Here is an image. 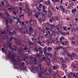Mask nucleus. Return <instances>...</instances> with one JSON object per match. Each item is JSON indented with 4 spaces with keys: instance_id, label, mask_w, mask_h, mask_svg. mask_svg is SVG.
Returning <instances> with one entry per match:
<instances>
[{
    "instance_id": "f257e3e1",
    "label": "nucleus",
    "mask_w": 78,
    "mask_h": 78,
    "mask_svg": "<svg viewBox=\"0 0 78 78\" xmlns=\"http://www.w3.org/2000/svg\"><path fill=\"white\" fill-rule=\"evenodd\" d=\"M5 20L6 27L7 30H3V31L0 30V41H1L2 40H4L5 37L6 38H9V36L7 34L8 31H9V30H8L9 26H8L9 24L8 23L9 21H8V20L7 19H5Z\"/></svg>"
},
{
    "instance_id": "f03ea898",
    "label": "nucleus",
    "mask_w": 78,
    "mask_h": 78,
    "mask_svg": "<svg viewBox=\"0 0 78 78\" xmlns=\"http://www.w3.org/2000/svg\"><path fill=\"white\" fill-rule=\"evenodd\" d=\"M4 50L6 55V59H9L10 58V60L11 61H12V62H13V63H14L15 64H16L17 61H16V59H15L14 58V54H12V56L13 57H11V53H9L8 54H7V53L6 52V51H7V50L6 49H4Z\"/></svg>"
},
{
    "instance_id": "7ed1b4c3",
    "label": "nucleus",
    "mask_w": 78,
    "mask_h": 78,
    "mask_svg": "<svg viewBox=\"0 0 78 78\" xmlns=\"http://www.w3.org/2000/svg\"><path fill=\"white\" fill-rule=\"evenodd\" d=\"M51 73V69H49L47 72L46 71H44L43 73H42L41 72L40 73L38 74L39 77H40V78H44V75H46V76L47 75H50V74Z\"/></svg>"
},
{
    "instance_id": "20e7f679",
    "label": "nucleus",
    "mask_w": 78,
    "mask_h": 78,
    "mask_svg": "<svg viewBox=\"0 0 78 78\" xmlns=\"http://www.w3.org/2000/svg\"><path fill=\"white\" fill-rule=\"evenodd\" d=\"M13 35H14V33H13V32H11L9 33V39L11 41H12L13 40V39H14V36H13Z\"/></svg>"
},
{
    "instance_id": "39448f33",
    "label": "nucleus",
    "mask_w": 78,
    "mask_h": 78,
    "mask_svg": "<svg viewBox=\"0 0 78 78\" xmlns=\"http://www.w3.org/2000/svg\"><path fill=\"white\" fill-rule=\"evenodd\" d=\"M42 12H45L46 14H47V10H45V5H42Z\"/></svg>"
},
{
    "instance_id": "423d86ee",
    "label": "nucleus",
    "mask_w": 78,
    "mask_h": 78,
    "mask_svg": "<svg viewBox=\"0 0 78 78\" xmlns=\"http://www.w3.org/2000/svg\"><path fill=\"white\" fill-rule=\"evenodd\" d=\"M47 60H45V62H46V63H47V65H48V66H50V59L48 58V57H47Z\"/></svg>"
},
{
    "instance_id": "0eeeda50",
    "label": "nucleus",
    "mask_w": 78,
    "mask_h": 78,
    "mask_svg": "<svg viewBox=\"0 0 78 78\" xmlns=\"http://www.w3.org/2000/svg\"><path fill=\"white\" fill-rule=\"evenodd\" d=\"M33 28L31 27V25L29 27V35L31 34V33L30 32H32L33 31Z\"/></svg>"
},
{
    "instance_id": "6e6552de",
    "label": "nucleus",
    "mask_w": 78,
    "mask_h": 78,
    "mask_svg": "<svg viewBox=\"0 0 78 78\" xmlns=\"http://www.w3.org/2000/svg\"><path fill=\"white\" fill-rule=\"evenodd\" d=\"M8 5L9 7V8H8V10H11L12 9H14V7L13 5H10L9 4H8Z\"/></svg>"
},
{
    "instance_id": "1a4fd4ad",
    "label": "nucleus",
    "mask_w": 78,
    "mask_h": 78,
    "mask_svg": "<svg viewBox=\"0 0 78 78\" xmlns=\"http://www.w3.org/2000/svg\"><path fill=\"white\" fill-rule=\"evenodd\" d=\"M61 60L62 62V63L63 64V63H65L66 62V61H67V59L65 58H62V57L61 58Z\"/></svg>"
},
{
    "instance_id": "9d476101",
    "label": "nucleus",
    "mask_w": 78,
    "mask_h": 78,
    "mask_svg": "<svg viewBox=\"0 0 78 78\" xmlns=\"http://www.w3.org/2000/svg\"><path fill=\"white\" fill-rule=\"evenodd\" d=\"M50 28H49V30L51 31H52V29L54 28V27H55V25L54 24H51V26H50Z\"/></svg>"
},
{
    "instance_id": "9b49d317",
    "label": "nucleus",
    "mask_w": 78,
    "mask_h": 78,
    "mask_svg": "<svg viewBox=\"0 0 78 78\" xmlns=\"http://www.w3.org/2000/svg\"><path fill=\"white\" fill-rule=\"evenodd\" d=\"M48 42V44H52V43H53V40L52 39H50V38H49Z\"/></svg>"
},
{
    "instance_id": "f8f14e48",
    "label": "nucleus",
    "mask_w": 78,
    "mask_h": 78,
    "mask_svg": "<svg viewBox=\"0 0 78 78\" xmlns=\"http://www.w3.org/2000/svg\"><path fill=\"white\" fill-rule=\"evenodd\" d=\"M47 32H48V31H47L45 34H44V36L46 39H47V38H48V34Z\"/></svg>"
},
{
    "instance_id": "ddd939ff",
    "label": "nucleus",
    "mask_w": 78,
    "mask_h": 78,
    "mask_svg": "<svg viewBox=\"0 0 78 78\" xmlns=\"http://www.w3.org/2000/svg\"><path fill=\"white\" fill-rule=\"evenodd\" d=\"M46 48H47V50L49 51H51L52 50H53V48L52 47H48V48H47V46L45 47Z\"/></svg>"
},
{
    "instance_id": "4468645a",
    "label": "nucleus",
    "mask_w": 78,
    "mask_h": 78,
    "mask_svg": "<svg viewBox=\"0 0 78 78\" xmlns=\"http://www.w3.org/2000/svg\"><path fill=\"white\" fill-rule=\"evenodd\" d=\"M76 29L74 27L72 28L71 29V31L72 32V33H73H73H74L73 31H74V32H76Z\"/></svg>"
},
{
    "instance_id": "2eb2a0df",
    "label": "nucleus",
    "mask_w": 78,
    "mask_h": 78,
    "mask_svg": "<svg viewBox=\"0 0 78 78\" xmlns=\"http://www.w3.org/2000/svg\"><path fill=\"white\" fill-rule=\"evenodd\" d=\"M54 18H55V19L56 20H57V21H59V20H60V18L59 17V16H54Z\"/></svg>"
},
{
    "instance_id": "dca6fc26",
    "label": "nucleus",
    "mask_w": 78,
    "mask_h": 78,
    "mask_svg": "<svg viewBox=\"0 0 78 78\" xmlns=\"http://www.w3.org/2000/svg\"><path fill=\"white\" fill-rule=\"evenodd\" d=\"M67 55L68 56H69L70 58H71V59H73L72 54H70L69 53H67Z\"/></svg>"
},
{
    "instance_id": "f3484780",
    "label": "nucleus",
    "mask_w": 78,
    "mask_h": 78,
    "mask_svg": "<svg viewBox=\"0 0 78 78\" xmlns=\"http://www.w3.org/2000/svg\"><path fill=\"white\" fill-rule=\"evenodd\" d=\"M53 34H51L49 35V38L50 39H53Z\"/></svg>"
},
{
    "instance_id": "a211bd4d",
    "label": "nucleus",
    "mask_w": 78,
    "mask_h": 78,
    "mask_svg": "<svg viewBox=\"0 0 78 78\" xmlns=\"http://www.w3.org/2000/svg\"><path fill=\"white\" fill-rule=\"evenodd\" d=\"M76 9H72L71 12H72L73 14H74V13L76 12Z\"/></svg>"
},
{
    "instance_id": "6ab92c4d",
    "label": "nucleus",
    "mask_w": 78,
    "mask_h": 78,
    "mask_svg": "<svg viewBox=\"0 0 78 78\" xmlns=\"http://www.w3.org/2000/svg\"><path fill=\"white\" fill-rule=\"evenodd\" d=\"M62 39L63 40H64V37L63 36H62L60 38V40L61 42L62 41Z\"/></svg>"
},
{
    "instance_id": "aec40b11",
    "label": "nucleus",
    "mask_w": 78,
    "mask_h": 78,
    "mask_svg": "<svg viewBox=\"0 0 78 78\" xmlns=\"http://www.w3.org/2000/svg\"><path fill=\"white\" fill-rule=\"evenodd\" d=\"M47 55H48V57H50V58H51V56H52V54L51 53L48 52Z\"/></svg>"
},
{
    "instance_id": "412c9836",
    "label": "nucleus",
    "mask_w": 78,
    "mask_h": 78,
    "mask_svg": "<svg viewBox=\"0 0 78 78\" xmlns=\"http://www.w3.org/2000/svg\"><path fill=\"white\" fill-rule=\"evenodd\" d=\"M74 5V2H73L72 3L70 4V6L71 8V9H72Z\"/></svg>"
},
{
    "instance_id": "4be33fe9",
    "label": "nucleus",
    "mask_w": 78,
    "mask_h": 78,
    "mask_svg": "<svg viewBox=\"0 0 78 78\" xmlns=\"http://www.w3.org/2000/svg\"><path fill=\"white\" fill-rule=\"evenodd\" d=\"M56 30L58 31H59V25H56Z\"/></svg>"
},
{
    "instance_id": "5701e85b",
    "label": "nucleus",
    "mask_w": 78,
    "mask_h": 78,
    "mask_svg": "<svg viewBox=\"0 0 78 78\" xmlns=\"http://www.w3.org/2000/svg\"><path fill=\"white\" fill-rule=\"evenodd\" d=\"M46 48H46L45 47L44 49V53L45 54H46V55H47L48 52H47V51L46 50Z\"/></svg>"
},
{
    "instance_id": "b1692460",
    "label": "nucleus",
    "mask_w": 78,
    "mask_h": 78,
    "mask_svg": "<svg viewBox=\"0 0 78 78\" xmlns=\"http://www.w3.org/2000/svg\"><path fill=\"white\" fill-rule=\"evenodd\" d=\"M18 51L19 53H20V55H21V53H22V50L21 49H18Z\"/></svg>"
},
{
    "instance_id": "393cba45",
    "label": "nucleus",
    "mask_w": 78,
    "mask_h": 78,
    "mask_svg": "<svg viewBox=\"0 0 78 78\" xmlns=\"http://www.w3.org/2000/svg\"><path fill=\"white\" fill-rule=\"evenodd\" d=\"M63 28L64 30H65V31H67V27L65 26H63Z\"/></svg>"
},
{
    "instance_id": "a878e982",
    "label": "nucleus",
    "mask_w": 78,
    "mask_h": 78,
    "mask_svg": "<svg viewBox=\"0 0 78 78\" xmlns=\"http://www.w3.org/2000/svg\"><path fill=\"white\" fill-rule=\"evenodd\" d=\"M9 22L11 23H13V21L12 20V19H10L9 20Z\"/></svg>"
},
{
    "instance_id": "bb28decb",
    "label": "nucleus",
    "mask_w": 78,
    "mask_h": 78,
    "mask_svg": "<svg viewBox=\"0 0 78 78\" xmlns=\"http://www.w3.org/2000/svg\"><path fill=\"white\" fill-rule=\"evenodd\" d=\"M48 5L50 6H51V2H50V0H48L47 2Z\"/></svg>"
},
{
    "instance_id": "cd10ccee",
    "label": "nucleus",
    "mask_w": 78,
    "mask_h": 78,
    "mask_svg": "<svg viewBox=\"0 0 78 78\" xmlns=\"http://www.w3.org/2000/svg\"><path fill=\"white\" fill-rule=\"evenodd\" d=\"M72 58H75V57L76 56V55H75V54L74 53H72Z\"/></svg>"
},
{
    "instance_id": "c85d7f7f",
    "label": "nucleus",
    "mask_w": 78,
    "mask_h": 78,
    "mask_svg": "<svg viewBox=\"0 0 78 78\" xmlns=\"http://www.w3.org/2000/svg\"><path fill=\"white\" fill-rule=\"evenodd\" d=\"M26 8L27 9V11H29V8H28V5H26Z\"/></svg>"
},
{
    "instance_id": "c756f323",
    "label": "nucleus",
    "mask_w": 78,
    "mask_h": 78,
    "mask_svg": "<svg viewBox=\"0 0 78 78\" xmlns=\"http://www.w3.org/2000/svg\"><path fill=\"white\" fill-rule=\"evenodd\" d=\"M53 69H54V70H56V69H57L58 68H57V67L56 66H53Z\"/></svg>"
},
{
    "instance_id": "7c9ffc66",
    "label": "nucleus",
    "mask_w": 78,
    "mask_h": 78,
    "mask_svg": "<svg viewBox=\"0 0 78 78\" xmlns=\"http://www.w3.org/2000/svg\"><path fill=\"white\" fill-rule=\"evenodd\" d=\"M72 67H74V68H76V67L75 66V64L74 63L72 64Z\"/></svg>"
},
{
    "instance_id": "2f4dec72",
    "label": "nucleus",
    "mask_w": 78,
    "mask_h": 78,
    "mask_svg": "<svg viewBox=\"0 0 78 78\" xmlns=\"http://www.w3.org/2000/svg\"><path fill=\"white\" fill-rule=\"evenodd\" d=\"M34 51L35 52H38V51H39V50H38V48H35L34 50Z\"/></svg>"
},
{
    "instance_id": "473e14b6",
    "label": "nucleus",
    "mask_w": 78,
    "mask_h": 78,
    "mask_svg": "<svg viewBox=\"0 0 78 78\" xmlns=\"http://www.w3.org/2000/svg\"><path fill=\"white\" fill-rule=\"evenodd\" d=\"M47 25L49 26V27H50V26H51V24L49 22L47 23Z\"/></svg>"
},
{
    "instance_id": "72a5a7b5",
    "label": "nucleus",
    "mask_w": 78,
    "mask_h": 78,
    "mask_svg": "<svg viewBox=\"0 0 78 78\" xmlns=\"http://www.w3.org/2000/svg\"><path fill=\"white\" fill-rule=\"evenodd\" d=\"M45 29H46V30H47V31H48V30H50V28H49V27H45Z\"/></svg>"
},
{
    "instance_id": "f704fd0d",
    "label": "nucleus",
    "mask_w": 78,
    "mask_h": 78,
    "mask_svg": "<svg viewBox=\"0 0 78 78\" xmlns=\"http://www.w3.org/2000/svg\"><path fill=\"white\" fill-rule=\"evenodd\" d=\"M39 53L41 55H42L43 54V51H42V50L39 51Z\"/></svg>"
},
{
    "instance_id": "c9c22d12",
    "label": "nucleus",
    "mask_w": 78,
    "mask_h": 78,
    "mask_svg": "<svg viewBox=\"0 0 78 78\" xmlns=\"http://www.w3.org/2000/svg\"><path fill=\"white\" fill-rule=\"evenodd\" d=\"M45 57H42V59H41V61H44L45 60Z\"/></svg>"
},
{
    "instance_id": "e433bc0d",
    "label": "nucleus",
    "mask_w": 78,
    "mask_h": 78,
    "mask_svg": "<svg viewBox=\"0 0 78 78\" xmlns=\"http://www.w3.org/2000/svg\"><path fill=\"white\" fill-rule=\"evenodd\" d=\"M61 42V44H62V45H63V46H65V45H66V44H65V43H64V42Z\"/></svg>"
},
{
    "instance_id": "4c0bfd02",
    "label": "nucleus",
    "mask_w": 78,
    "mask_h": 78,
    "mask_svg": "<svg viewBox=\"0 0 78 78\" xmlns=\"http://www.w3.org/2000/svg\"><path fill=\"white\" fill-rule=\"evenodd\" d=\"M63 12H66V10L64 8L62 9Z\"/></svg>"
},
{
    "instance_id": "58836bf2",
    "label": "nucleus",
    "mask_w": 78,
    "mask_h": 78,
    "mask_svg": "<svg viewBox=\"0 0 78 78\" xmlns=\"http://www.w3.org/2000/svg\"><path fill=\"white\" fill-rule=\"evenodd\" d=\"M34 16L35 17H36V18H38L39 17V16H38V15L37 14H35L34 15Z\"/></svg>"
},
{
    "instance_id": "ea45409f",
    "label": "nucleus",
    "mask_w": 78,
    "mask_h": 78,
    "mask_svg": "<svg viewBox=\"0 0 78 78\" xmlns=\"http://www.w3.org/2000/svg\"><path fill=\"white\" fill-rule=\"evenodd\" d=\"M37 32L34 31V34L35 36H37Z\"/></svg>"
},
{
    "instance_id": "a19ab883",
    "label": "nucleus",
    "mask_w": 78,
    "mask_h": 78,
    "mask_svg": "<svg viewBox=\"0 0 78 78\" xmlns=\"http://www.w3.org/2000/svg\"><path fill=\"white\" fill-rule=\"evenodd\" d=\"M41 30L43 32V33H45V29H41Z\"/></svg>"
},
{
    "instance_id": "79ce46f5",
    "label": "nucleus",
    "mask_w": 78,
    "mask_h": 78,
    "mask_svg": "<svg viewBox=\"0 0 78 78\" xmlns=\"http://www.w3.org/2000/svg\"><path fill=\"white\" fill-rule=\"evenodd\" d=\"M39 2L38 3V4H40L41 3H42L43 2V1H44V0H39Z\"/></svg>"
},
{
    "instance_id": "37998d69",
    "label": "nucleus",
    "mask_w": 78,
    "mask_h": 78,
    "mask_svg": "<svg viewBox=\"0 0 78 78\" xmlns=\"http://www.w3.org/2000/svg\"><path fill=\"white\" fill-rule=\"evenodd\" d=\"M56 49H57V50L60 49V45L57 46V47L56 48Z\"/></svg>"
},
{
    "instance_id": "c03bdc74",
    "label": "nucleus",
    "mask_w": 78,
    "mask_h": 78,
    "mask_svg": "<svg viewBox=\"0 0 78 78\" xmlns=\"http://www.w3.org/2000/svg\"><path fill=\"white\" fill-rule=\"evenodd\" d=\"M38 21L40 23H41L42 22V19L41 18H39L38 19Z\"/></svg>"
},
{
    "instance_id": "a18cd8bd",
    "label": "nucleus",
    "mask_w": 78,
    "mask_h": 78,
    "mask_svg": "<svg viewBox=\"0 0 78 78\" xmlns=\"http://www.w3.org/2000/svg\"><path fill=\"white\" fill-rule=\"evenodd\" d=\"M62 34L63 36H64L66 34V33L65 32H62Z\"/></svg>"
},
{
    "instance_id": "49530a36",
    "label": "nucleus",
    "mask_w": 78,
    "mask_h": 78,
    "mask_svg": "<svg viewBox=\"0 0 78 78\" xmlns=\"http://www.w3.org/2000/svg\"><path fill=\"white\" fill-rule=\"evenodd\" d=\"M37 43H38V44L41 45V44H42V42H41V41H38L37 42Z\"/></svg>"
},
{
    "instance_id": "de8ad7c7",
    "label": "nucleus",
    "mask_w": 78,
    "mask_h": 78,
    "mask_svg": "<svg viewBox=\"0 0 78 78\" xmlns=\"http://www.w3.org/2000/svg\"><path fill=\"white\" fill-rule=\"evenodd\" d=\"M38 49L39 50V51H41L42 50V47H39L38 48Z\"/></svg>"
},
{
    "instance_id": "09e8293b",
    "label": "nucleus",
    "mask_w": 78,
    "mask_h": 78,
    "mask_svg": "<svg viewBox=\"0 0 78 78\" xmlns=\"http://www.w3.org/2000/svg\"><path fill=\"white\" fill-rule=\"evenodd\" d=\"M59 6H60V8H61V9L62 10V9H64V8H63V6H62V5H60Z\"/></svg>"
},
{
    "instance_id": "8fccbe9b",
    "label": "nucleus",
    "mask_w": 78,
    "mask_h": 78,
    "mask_svg": "<svg viewBox=\"0 0 78 78\" xmlns=\"http://www.w3.org/2000/svg\"><path fill=\"white\" fill-rule=\"evenodd\" d=\"M21 64L22 65H23V66L24 65H25V63L23 62H22L21 63Z\"/></svg>"
},
{
    "instance_id": "3c124183",
    "label": "nucleus",
    "mask_w": 78,
    "mask_h": 78,
    "mask_svg": "<svg viewBox=\"0 0 78 78\" xmlns=\"http://www.w3.org/2000/svg\"><path fill=\"white\" fill-rule=\"evenodd\" d=\"M51 32H50V30H48V34H49V35H50V33H51Z\"/></svg>"
},
{
    "instance_id": "603ef678",
    "label": "nucleus",
    "mask_w": 78,
    "mask_h": 78,
    "mask_svg": "<svg viewBox=\"0 0 78 78\" xmlns=\"http://www.w3.org/2000/svg\"><path fill=\"white\" fill-rule=\"evenodd\" d=\"M35 40H36L35 38L33 37L32 38V41H34Z\"/></svg>"
},
{
    "instance_id": "864d4df0",
    "label": "nucleus",
    "mask_w": 78,
    "mask_h": 78,
    "mask_svg": "<svg viewBox=\"0 0 78 78\" xmlns=\"http://www.w3.org/2000/svg\"><path fill=\"white\" fill-rule=\"evenodd\" d=\"M39 55H40L38 53H36V55L37 56L39 57Z\"/></svg>"
},
{
    "instance_id": "5fc2aeb1",
    "label": "nucleus",
    "mask_w": 78,
    "mask_h": 78,
    "mask_svg": "<svg viewBox=\"0 0 78 78\" xmlns=\"http://www.w3.org/2000/svg\"><path fill=\"white\" fill-rule=\"evenodd\" d=\"M17 20H18V21H19L20 23H21V21L20 20V18H18V19Z\"/></svg>"
},
{
    "instance_id": "6e6d98bb",
    "label": "nucleus",
    "mask_w": 78,
    "mask_h": 78,
    "mask_svg": "<svg viewBox=\"0 0 78 78\" xmlns=\"http://www.w3.org/2000/svg\"><path fill=\"white\" fill-rule=\"evenodd\" d=\"M22 30H23L22 28L19 29V31L20 32H22Z\"/></svg>"
},
{
    "instance_id": "4d7b16f0",
    "label": "nucleus",
    "mask_w": 78,
    "mask_h": 78,
    "mask_svg": "<svg viewBox=\"0 0 78 78\" xmlns=\"http://www.w3.org/2000/svg\"><path fill=\"white\" fill-rule=\"evenodd\" d=\"M13 50L14 51H17V47L15 48H13Z\"/></svg>"
},
{
    "instance_id": "13d9d810",
    "label": "nucleus",
    "mask_w": 78,
    "mask_h": 78,
    "mask_svg": "<svg viewBox=\"0 0 78 78\" xmlns=\"http://www.w3.org/2000/svg\"><path fill=\"white\" fill-rule=\"evenodd\" d=\"M21 16V17H22L23 18L24 17V13H23V14H21L20 15Z\"/></svg>"
},
{
    "instance_id": "bf43d9fd",
    "label": "nucleus",
    "mask_w": 78,
    "mask_h": 78,
    "mask_svg": "<svg viewBox=\"0 0 78 78\" xmlns=\"http://www.w3.org/2000/svg\"><path fill=\"white\" fill-rule=\"evenodd\" d=\"M17 38H15L14 39V40H15V41H15V42H16L17 43L18 42L17 41Z\"/></svg>"
},
{
    "instance_id": "052dcab7",
    "label": "nucleus",
    "mask_w": 78,
    "mask_h": 78,
    "mask_svg": "<svg viewBox=\"0 0 78 78\" xmlns=\"http://www.w3.org/2000/svg\"><path fill=\"white\" fill-rule=\"evenodd\" d=\"M1 50H2V52L3 53H4V52L5 51L4 49V48H1Z\"/></svg>"
},
{
    "instance_id": "680f3d73",
    "label": "nucleus",
    "mask_w": 78,
    "mask_h": 78,
    "mask_svg": "<svg viewBox=\"0 0 78 78\" xmlns=\"http://www.w3.org/2000/svg\"><path fill=\"white\" fill-rule=\"evenodd\" d=\"M27 48H28L25 47L24 48L23 50H25V51L27 50Z\"/></svg>"
},
{
    "instance_id": "e2e57ef3",
    "label": "nucleus",
    "mask_w": 78,
    "mask_h": 78,
    "mask_svg": "<svg viewBox=\"0 0 78 78\" xmlns=\"http://www.w3.org/2000/svg\"><path fill=\"white\" fill-rule=\"evenodd\" d=\"M42 5V4H41L40 5H39V8H41Z\"/></svg>"
},
{
    "instance_id": "0e129e2a",
    "label": "nucleus",
    "mask_w": 78,
    "mask_h": 78,
    "mask_svg": "<svg viewBox=\"0 0 78 78\" xmlns=\"http://www.w3.org/2000/svg\"><path fill=\"white\" fill-rule=\"evenodd\" d=\"M41 37H37V40H38V41H40V38Z\"/></svg>"
},
{
    "instance_id": "69168bd1",
    "label": "nucleus",
    "mask_w": 78,
    "mask_h": 78,
    "mask_svg": "<svg viewBox=\"0 0 78 78\" xmlns=\"http://www.w3.org/2000/svg\"><path fill=\"white\" fill-rule=\"evenodd\" d=\"M49 22H50V23H52L53 20H51V19H50L49 20Z\"/></svg>"
},
{
    "instance_id": "338daca9",
    "label": "nucleus",
    "mask_w": 78,
    "mask_h": 78,
    "mask_svg": "<svg viewBox=\"0 0 78 78\" xmlns=\"http://www.w3.org/2000/svg\"><path fill=\"white\" fill-rule=\"evenodd\" d=\"M1 4L2 5H5V2H4L3 1H2Z\"/></svg>"
},
{
    "instance_id": "774afa93",
    "label": "nucleus",
    "mask_w": 78,
    "mask_h": 78,
    "mask_svg": "<svg viewBox=\"0 0 78 78\" xmlns=\"http://www.w3.org/2000/svg\"><path fill=\"white\" fill-rule=\"evenodd\" d=\"M75 51L78 53V49L77 48H76L75 49Z\"/></svg>"
}]
</instances>
